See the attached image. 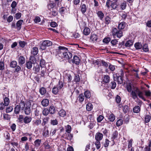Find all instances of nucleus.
I'll list each match as a JSON object with an SVG mask.
<instances>
[{"label": "nucleus", "instance_id": "obj_1", "mask_svg": "<svg viewBox=\"0 0 151 151\" xmlns=\"http://www.w3.org/2000/svg\"><path fill=\"white\" fill-rule=\"evenodd\" d=\"M58 48L56 57L60 61L63 58L69 59L72 58V53L68 51L67 48L60 46Z\"/></svg>", "mask_w": 151, "mask_h": 151}, {"label": "nucleus", "instance_id": "obj_2", "mask_svg": "<svg viewBox=\"0 0 151 151\" xmlns=\"http://www.w3.org/2000/svg\"><path fill=\"white\" fill-rule=\"evenodd\" d=\"M126 88L129 92L131 93L130 95L134 99L137 98L138 95L140 98L145 100L143 97V93L138 88L134 87L130 83L127 85Z\"/></svg>", "mask_w": 151, "mask_h": 151}, {"label": "nucleus", "instance_id": "obj_3", "mask_svg": "<svg viewBox=\"0 0 151 151\" xmlns=\"http://www.w3.org/2000/svg\"><path fill=\"white\" fill-rule=\"evenodd\" d=\"M52 45L51 42L49 40H45L42 42L40 48L42 50H44L46 49V47H49Z\"/></svg>", "mask_w": 151, "mask_h": 151}, {"label": "nucleus", "instance_id": "obj_4", "mask_svg": "<svg viewBox=\"0 0 151 151\" xmlns=\"http://www.w3.org/2000/svg\"><path fill=\"white\" fill-rule=\"evenodd\" d=\"M98 39V36L95 34H91L90 36V41L91 42H95Z\"/></svg>", "mask_w": 151, "mask_h": 151}, {"label": "nucleus", "instance_id": "obj_5", "mask_svg": "<svg viewBox=\"0 0 151 151\" xmlns=\"http://www.w3.org/2000/svg\"><path fill=\"white\" fill-rule=\"evenodd\" d=\"M81 11L83 14H84L86 11L87 6L84 4L81 3L80 6Z\"/></svg>", "mask_w": 151, "mask_h": 151}, {"label": "nucleus", "instance_id": "obj_6", "mask_svg": "<svg viewBox=\"0 0 151 151\" xmlns=\"http://www.w3.org/2000/svg\"><path fill=\"white\" fill-rule=\"evenodd\" d=\"M25 113L27 115H29L31 113L30 106L27 105L24 109Z\"/></svg>", "mask_w": 151, "mask_h": 151}, {"label": "nucleus", "instance_id": "obj_7", "mask_svg": "<svg viewBox=\"0 0 151 151\" xmlns=\"http://www.w3.org/2000/svg\"><path fill=\"white\" fill-rule=\"evenodd\" d=\"M80 59L78 56L76 55L74 56L73 60H72L73 63L76 65H78L80 63Z\"/></svg>", "mask_w": 151, "mask_h": 151}, {"label": "nucleus", "instance_id": "obj_8", "mask_svg": "<svg viewBox=\"0 0 151 151\" xmlns=\"http://www.w3.org/2000/svg\"><path fill=\"white\" fill-rule=\"evenodd\" d=\"M63 81H59L57 87H58V89L60 90L61 89L63 90L64 88Z\"/></svg>", "mask_w": 151, "mask_h": 151}, {"label": "nucleus", "instance_id": "obj_9", "mask_svg": "<svg viewBox=\"0 0 151 151\" xmlns=\"http://www.w3.org/2000/svg\"><path fill=\"white\" fill-rule=\"evenodd\" d=\"M25 59L24 57L22 56H20L19 58L18 63L20 65L23 64L25 62Z\"/></svg>", "mask_w": 151, "mask_h": 151}, {"label": "nucleus", "instance_id": "obj_10", "mask_svg": "<svg viewBox=\"0 0 151 151\" xmlns=\"http://www.w3.org/2000/svg\"><path fill=\"white\" fill-rule=\"evenodd\" d=\"M23 22V21L22 19H20L16 23V27L17 30H19L21 28V25Z\"/></svg>", "mask_w": 151, "mask_h": 151}, {"label": "nucleus", "instance_id": "obj_11", "mask_svg": "<svg viewBox=\"0 0 151 151\" xmlns=\"http://www.w3.org/2000/svg\"><path fill=\"white\" fill-rule=\"evenodd\" d=\"M103 137V135L102 134L97 133L96 134L95 137L96 141H100L102 139Z\"/></svg>", "mask_w": 151, "mask_h": 151}, {"label": "nucleus", "instance_id": "obj_12", "mask_svg": "<svg viewBox=\"0 0 151 151\" xmlns=\"http://www.w3.org/2000/svg\"><path fill=\"white\" fill-rule=\"evenodd\" d=\"M32 123L33 126H37L40 124L41 123V120L40 119H35L32 121Z\"/></svg>", "mask_w": 151, "mask_h": 151}, {"label": "nucleus", "instance_id": "obj_13", "mask_svg": "<svg viewBox=\"0 0 151 151\" xmlns=\"http://www.w3.org/2000/svg\"><path fill=\"white\" fill-rule=\"evenodd\" d=\"M38 52V50L36 47H34L32 48L31 51V54L33 55H36Z\"/></svg>", "mask_w": 151, "mask_h": 151}, {"label": "nucleus", "instance_id": "obj_14", "mask_svg": "<svg viewBox=\"0 0 151 151\" xmlns=\"http://www.w3.org/2000/svg\"><path fill=\"white\" fill-rule=\"evenodd\" d=\"M41 104L43 106H47L49 104V101L47 99H43L41 101Z\"/></svg>", "mask_w": 151, "mask_h": 151}, {"label": "nucleus", "instance_id": "obj_15", "mask_svg": "<svg viewBox=\"0 0 151 151\" xmlns=\"http://www.w3.org/2000/svg\"><path fill=\"white\" fill-rule=\"evenodd\" d=\"M134 46L136 50H139L142 48V45L140 42H137L134 44Z\"/></svg>", "mask_w": 151, "mask_h": 151}, {"label": "nucleus", "instance_id": "obj_16", "mask_svg": "<svg viewBox=\"0 0 151 151\" xmlns=\"http://www.w3.org/2000/svg\"><path fill=\"white\" fill-rule=\"evenodd\" d=\"M27 105L25 104L24 101H21L18 105L20 108L21 110L23 111L25 108L26 105Z\"/></svg>", "mask_w": 151, "mask_h": 151}, {"label": "nucleus", "instance_id": "obj_17", "mask_svg": "<svg viewBox=\"0 0 151 151\" xmlns=\"http://www.w3.org/2000/svg\"><path fill=\"white\" fill-rule=\"evenodd\" d=\"M32 120V118L28 116H25L24 119V122L26 124L30 123Z\"/></svg>", "mask_w": 151, "mask_h": 151}, {"label": "nucleus", "instance_id": "obj_18", "mask_svg": "<svg viewBox=\"0 0 151 151\" xmlns=\"http://www.w3.org/2000/svg\"><path fill=\"white\" fill-rule=\"evenodd\" d=\"M90 32L91 30L88 27H85L83 30L84 34L86 35H88L90 33Z\"/></svg>", "mask_w": 151, "mask_h": 151}, {"label": "nucleus", "instance_id": "obj_19", "mask_svg": "<svg viewBox=\"0 0 151 151\" xmlns=\"http://www.w3.org/2000/svg\"><path fill=\"white\" fill-rule=\"evenodd\" d=\"M110 78L108 75H104L103 79V81L105 83H109L110 81Z\"/></svg>", "mask_w": 151, "mask_h": 151}, {"label": "nucleus", "instance_id": "obj_20", "mask_svg": "<svg viewBox=\"0 0 151 151\" xmlns=\"http://www.w3.org/2000/svg\"><path fill=\"white\" fill-rule=\"evenodd\" d=\"M97 15L99 19L102 20L104 17V14L101 11H98L97 13Z\"/></svg>", "mask_w": 151, "mask_h": 151}, {"label": "nucleus", "instance_id": "obj_21", "mask_svg": "<svg viewBox=\"0 0 151 151\" xmlns=\"http://www.w3.org/2000/svg\"><path fill=\"white\" fill-rule=\"evenodd\" d=\"M93 108V106L90 103H88L86 105V109L88 111H91Z\"/></svg>", "mask_w": 151, "mask_h": 151}, {"label": "nucleus", "instance_id": "obj_22", "mask_svg": "<svg viewBox=\"0 0 151 151\" xmlns=\"http://www.w3.org/2000/svg\"><path fill=\"white\" fill-rule=\"evenodd\" d=\"M49 113L51 114H53L55 113V108L53 106H51L48 109Z\"/></svg>", "mask_w": 151, "mask_h": 151}, {"label": "nucleus", "instance_id": "obj_23", "mask_svg": "<svg viewBox=\"0 0 151 151\" xmlns=\"http://www.w3.org/2000/svg\"><path fill=\"white\" fill-rule=\"evenodd\" d=\"M140 108L139 106H136L133 109V111L134 113H137L139 112Z\"/></svg>", "mask_w": 151, "mask_h": 151}, {"label": "nucleus", "instance_id": "obj_24", "mask_svg": "<svg viewBox=\"0 0 151 151\" xmlns=\"http://www.w3.org/2000/svg\"><path fill=\"white\" fill-rule=\"evenodd\" d=\"M59 116L61 117H64L66 115V112L63 109H61L58 112Z\"/></svg>", "mask_w": 151, "mask_h": 151}, {"label": "nucleus", "instance_id": "obj_25", "mask_svg": "<svg viewBox=\"0 0 151 151\" xmlns=\"http://www.w3.org/2000/svg\"><path fill=\"white\" fill-rule=\"evenodd\" d=\"M41 142V140L39 139H37L34 142V145L36 147H39L40 145Z\"/></svg>", "mask_w": 151, "mask_h": 151}, {"label": "nucleus", "instance_id": "obj_26", "mask_svg": "<svg viewBox=\"0 0 151 151\" xmlns=\"http://www.w3.org/2000/svg\"><path fill=\"white\" fill-rule=\"evenodd\" d=\"M14 111L15 114H17L19 113L20 111L21 110L20 108L18 105H16L14 109Z\"/></svg>", "mask_w": 151, "mask_h": 151}, {"label": "nucleus", "instance_id": "obj_27", "mask_svg": "<svg viewBox=\"0 0 151 151\" xmlns=\"http://www.w3.org/2000/svg\"><path fill=\"white\" fill-rule=\"evenodd\" d=\"M32 66V63L30 61L27 62L26 63V66L28 69L31 68Z\"/></svg>", "mask_w": 151, "mask_h": 151}, {"label": "nucleus", "instance_id": "obj_28", "mask_svg": "<svg viewBox=\"0 0 151 151\" xmlns=\"http://www.w3.org/2000/svg\"><path fill=\"white\" fill-rule=\"evenodd\" d=\"M133 43L132 40H129L126 42L125 45L127 47H129L133 45Z\"/></svg>", "mask_w": 151, "mask_h": 151}, {"label": "nucleus", "instance_id": "obj_29", "mask_svg": "<svg viewBox=\"0 0 151 151\" xmlns=\"http://www.w3.org/2000/svg\"><path fill=\"white\" fill-rule=\"evenodd\" d=\"M117 0H116L115 2H112L110 5L111 6L113 9H115L117 7Z\"/></svg>", "mask_w": 151, "mask_h": 151}, {"label": "nucleus", "instance_id": "obj_30", "mask_svg": "<svg viewBox=\"0 0 151 151\" xmlns=\"http://www.w3.org/2000/svg\"><path fill=\"white\" fill-rule=\"evenodd\" d=\"M55 6V4L54 3H49L48 5V9L49 10H50V11L52 10V9H55L54 8Z\"/></svg>", "mask_w": 151, "mask_h": 151}, {"label": "nucleus", "instance_id": "obj_31", "mask_svg": "<svg viewBox=\"0 0 151 151\" xmlns=\"http://www.w3.org/2000/svg\"><path fill=\"white\" fill-rule=\"evenodd\" d=\"M17 62L15 60L12 61L10 63V66L12 68H14L17 66Z\"/></svg>", "mask_w": 151, "mask_h": 151}, {"label": "nucleus", "instance_id": "obj_32", "mask_svg": "<svg viewBox=\"0 0 151 151\" xmlns=\"http://www.w3.org/2000/svg\"><path fill=\"white\" fill-rule=\"evenodd\" d=\"M50 13L53 16H56L58 14V12L55 8L52 9L50 10Z\"/></svg>", "mask_w": 151, "mask_h": 151}, {"label": "nucleus", "instance_id": "obj_33", "mask_svg": "<svg viewBox=\"0 0 151 151\" xmlns=\"http://www.w3.org/2000/svg\"><path fill=\"white\" fill-rule=\"evenodd\" d=\"M118 135V132L117 131H115L112 134L111 139L114 140L115 139L117 138Z\"/></svg>", "mask_w": 151, "mask_h": 151}, {"label": "nucleus", "instance_id": "obj_34", "mask_svg": "<svg viewBox=\"0 0 151 151\" xmlns=\"http://www.w3.org/2000/svg\"><path fill=\"white\" fill-rule=\"evenodd\" d=\"M85 97L88 99L91 96L90 92L88 91H86L84 93Z\"/></svg>", "mask_w": 151, "mask_h": 151}, {"label": "nucleus", "instance_id": "obj_35", "mask_svg": "<svg viewBox=\"0 0 151 151\" xmlns=\"http://www.w3.org/2000/svg\"><path fill=\"white\" fill-rule=\"evenodd\" d=\"M111 22V19L109 16L106 17L105 19V23L106 24H108Z\"/></svg>", "mask_w": 151, "mask_h": 151}, {"label": "nucleus", "instance_id": "obj_36", "mask_svg": "<svg viewBox=\"0 0 151 151\" xmlns=\"http://www.w3.org/2000/svg\"><path fill=\"white\" fill-rule=\"evenodd\" d=\"M59 90L57 86H54L52 88V92L54 94H56Z\"/></svg>", "mask_w": 151, "mask_h": 151}, {"label": "nucleus", "instance_id": "obj_37", "mask_svg": "<svg viewBox=\"0 0 151 151\" xmlns=\"http://www.w3.org/2000/svg\"><path fill=\"white\" fill-rule=\"evenodd\" d=\"M45 62L44 60L42 59L40 60V66L42 68H44L45 67Z\"/></svg>", "mask_w": 151, "mask_h": 151}, {"label": "nucleus", "instance_id": "obj_38", "mask_svg": "<svg viewBox=\"0 0 151 151\" xmlns=\"http://www.w3.org/2000/svg\"><path fill=\"white\" fill-rule=\"evenodd\" d=\"M142 50L145 52H147L149 51V49L148 47V45L147 44H145L142 46Z\"/></svg>", "mask_w": 151, "mask_h": 151}, {"label": "nucleus", "instance_id": "obj_39", "mask_svg": "<svg viewBox=\"0 0 151 151\" xmlns=\"http://www.w3.org/2000/svg\"><path fill=\"white\" fill-rule=\"evenodd\" d=\"M42 135L43 136L45 137H48L49 136V132L48 130L47 129L44 130L42 133Z\"/></svg>", "mask_w": 151, "mask_h": 151}, {"label": "nucleus", "instance_id": "obj_40", "mask_svg": "<svg viewBox=\"0 0 151 151\" xmlns=\"http://www.w3.org/2000/svg\"><path fill=\"white\" fill-rule=\"evenodd\" d=\"M125 24L124 22H123L120 23L118 25V28L119 29H124L125 26Z\"/></svg>", "mask_w": 151, "mask_h": 151}, {"label": "nucleus", "instance_id": "obj_41", "mask_svg": "<svg viewBox=\"0 0 151 151\" xmlns=\"http://www.w3.org/2000/svg\"><path fill=\"white\" fill-rule=\"evenodd\" d=\"M116 81L118 84H121L123 81L122 77L119 76L117 77Z\"/></svg>", "mask_w": 151, "mask_h": 151}, {"label": "nucleus", "instance_id": "obj_42", "mask_svg": "<svg viewBox=\"0 0 151 151\" xmlns=\"http://www.w3.org/2000/svg\"><path fill=\"white\" fill-rule=\"evenodd\" d=\"M121 16L122 17V19L124 20L127 16V14L125 12H123L121 14Z\"/></svg>", "mask_w": 151, "mask_h": 151}, {"label": "nucleus", "instance_id": "obj_43", "mask_svg": "<svg viewBox=\"0 0 151 151\" xmlns=\"http://www.w3.org/2000/svg\"><path fill=\"white\" fill-rule=\"evenodd\" d=\"M108 119L110 121L113 122L115 119V116L113 114H111L109 116Z\"/></svg>", "mask_w": 151, "mask_h": 151}, {"label": "nucleus", "instance_id": "obj_44", "mask_svg": "<svg viewBox=\"0 0 151 151\" xmlns=\"http://www.w3.org/2000/svg\"><path fill=\"white\" fill-rule=\"evenodd\" d=\"M151 116L149 115H146L145 118V122L146 123L149 122L151 119Z\"/></svg>", "mask_w": 151, "mask_h": 151}, {"label": "nucleus", "instance_id": "obj_45", "mask_svg": "<svg viewBox=\"0 0 151 151\" xmlns=\"http://www.w3.org/2000/svg\"><path fill=\"white\" fill-rule=\"evenodd\" d=\"M40 92L41 95H44L46 92V90L45 88L44 87H42L40 90Z\"/></svg>", "mask_w": 151, "mask_h": 151}, {"label": "nucleus", "instance_id": "obj_46", "mask_svg": "<svg viewBox=\"0 0 151 151\" xmlns=\"http://www.w3.org/2000/svg\"><path fill=\"white\" fill-rule=\"evenodd\" d=\"M123 123V121L122 119H119L116 122V125L117 126L119 127L121 126Z\"/></svg>", "mask_w": 151, "mask_h": 151}, {"label": "nucleus", "instance_id": "obj_47", "mask_svg": "<svg viewBox=\"0 0 151 151\" xmlns=\"http://www.w3.org/2000/svg\"><path fill=\"white\" fill-rule=\"evenodd\" d=\"M4 102L6 105L8 106L9 103V99L7 97H5L4 99Z\"/></svg>", "mask_w": 151, "mask_h": 151}, {"label": "nucleus", "instance_id": "obj_48", "mask_svg": "<svg viewBox=\"0 0 151 151\" xmlns=\"http://www.w3.org/2000/svg\"><path fill=\"white\" fill-rule=\"evenodd\" d=\"M27 43L24 41H19V44L20 46L22 47H24Z\"/></svg>", "mask_w": 151, "mask_h": 151}, {"label": "nucleus", "instance_id": "obj_49", "mask_svg": "<svg viewBox=\"0 0 151 151\" xmlns=\"http://www.w3.org/2000/svg\"><path fill=\"white\" fill-rule=\"evenodd\" d=\"M7 106L3 102L0 104V109L1 110H3L6 108V106Z\"/></svg>", "mask_w": 151, "mask_h": 151}, {"label": "nucleus", "instance_id": "obj_50", "mask_svg": "<svg viewBox=\"0 0 151 151\" xmlns=\"http://www.w3.org/2000/svg\"><path fill=\"white\" fill-rule=\"evenodd\" d=\"M110 84L111 85V89H114L116 88V83L115 81H111Z\"/></svg>", "mask_w": 151, "mask_h": 151}, {"label": "nucleus", "instance_id": "obj_51", "mask_svg": "<svg viewBox=\"0 0 151 151\" xmlns=\"http://www.w3.org/2000/svg\"><path fill=\"white\" fill-rule=\"evenodd\" d=\"M96 147L97 149H99L101 147V144L100 142L99 141H96L95 144Z\"/></svg>", "mask_w": 151, "mask_h": 151}, {"label": "nucleus", "instance_id": "obj_52", "mask_svg": "<svg viewBox=\"0 0 151 151\" xmlns=\"http://www.w3.org/2000/svg\"><path fill=\"white\" fill-rule=\"evenodd\" d=\"M126 3L125 2L121 3L120 5L121 8L122 10L126 8Z\"/></svg>", "mask_w": 151, "mask_h": 151}, {"label": "nucleus", "instance_id": "obj_53", "mask_svg": "<svg viewBox=\"0 0 151 151\" xmlns=\"http://www.w3.org/2000/svg\"><path fill=\"white\" fill-rule=\"evenodd\" d=\"M118 32V31H117V30L116 28H114L113 29L112 31V35L113 36H114L116 35Z\"/></svg>", "mask_w": 151, "mask_h": 151}, {"label": "nucleus", "instance_id": "obj_54", "mask_svg": "<svg viewBox=\"0 0 151 151\" xmlns=\"http://www.w3.org/2000/svg\"><path fill=\"white\" fill-rule=\"evenodd\" d=\"M13 108L12 106H9L6 108V112L9 113L13 110Z\"/></svg>", "mask_w": 151, "mask_h": 151}, {"label": "nucleus", "instance_id": "obj_55", "mask_svg": "<svg viewBox=\"0 0 151 151\" xmlns=\"http://www.w3.org/2000/svg\"><path fill=\"white\" fill-rule=\"evenodd\" d=\"M17 4V3L15 1H13L11 4V6L12 9H14L16 6Z\"/></svg>", "mask_w": 151, "mask_h": 151}, {"label": "nucleus", "instance_id": "obj_56", "mask_svg": "<svg viewBox=\"0 0 151 151\" xmlns=\"http://www.w3.org/2000/svg\"><path fill=\"white\" fill-rule=\"evenodd\" d=\"M71 131V126L69 125H68L66 127V132L68 133H69Z\"/></svg>", "mask_w": 151, "mask_h": 151}, {"label": "nucleus", "instance_id": "obj_57", "mask_svg": "<svg viewBox=\"0 0 151 151\" xmlns=\"http://www.w3.org/2000/svg\"><path fill=\"white\" fill-rule=\"evenodd\" d=\"M110 38L109 37H107L105 38L103 40V42H104L105 43H108L110 42Z\"/></svg>", "mask_w": 151, "mask_h": 151}, {"label": "nucleus", "instance_id": "obj_58", "mask_svg": "<svg viewBox=\"0 0 151 151\" xmlns=\"http://www.w3.org/2000/svg\"><path fill=\"white\" fill-rule=\"evenodd\" d=\"M4 68V65L3 62H0V70H3Z\"/></svg>", "mask_w": 151, "mask_h": 151}, {"label": "nucleus", "instance_id": "obj_59", "mask_svg": "<svg viewBox=\"0 0 151 151\" xmlns=\"http://www.w3.org/2000/svg\"><path fill=\"white\" fill-rule=\"evenodd\" d=\"M51 123L53 125H56L58 124L57 120L56 119L52 120L51 121Z\"/></svg>", "mask_w": 151, "mask_h": 151}, {"label": "nucleus", "instance_id": "obj_60", "mask_svg": "<svg viewBox=\"0 0 151 151\" xmlns=\"http://www.w3.org/2000/svg\"><path fill=\"white\" fill-rule=\"evenodd\" d=\"M49 113V110L47 109H45L43 111V114L44 115L47 116Z\"/></svg>", "mask_w": 151, "mask_h": 151}, {"label": "nucleus", "instance_id": "obj_61", "mask_svg": "<svg viewBox=\"0 0 151 151\" xmlns=\"http://www.w3.org/2000/svg\"><path fill=\"white\" fill-rule=\"evenodd\" d=\"M129 118L128 115H126L124 116V121L126 123H127L129 121Z\"/></svg>", "mask_w": 151, "mask_h": 151}, {"label": "nucleus", "instance_id": "obj_62", "mask_svg": "<svg viewBox=\"0 0 151 151\" xmlns=\"http://www.w3.org/2000/svg\"><path fill=\"white\" fill-rule=\"evenodd\" d=\"M79 98L80 101L82 102L84 99V96L82 94H81L79 96Z\"/></svg>", "mask_w": 151, "mask_h": 151}, {"label": "nucleus", "instance_id": "obj_63", "mask_svg": "<svg viewBox=\"0 0 151 151\" xmlns=\"http://www.w3.org/2000/svg\"><path fill=\"white\" fill-rule=\"evenodd\" d=\"M74 80L76 82H79L80 81V77L79 75H76L75 76Z\"/></svg>", "mask_w": 151, "mask_h": 151}, {"label": "nucleus", "instance_id": "obj_64", "mask_svg": "<svg viewBox=\"0 0 151 151\" xmlns=\"http://www.w3.org/2000/svg\"><path fill=\"white\" fill-rule=\"evenodd\" d=\"M116 35L118 38H120L122 36V32L120 30L118 31Z\"/></svg>", "mask_w": 151, "mask_h": 151}]
</instances>
